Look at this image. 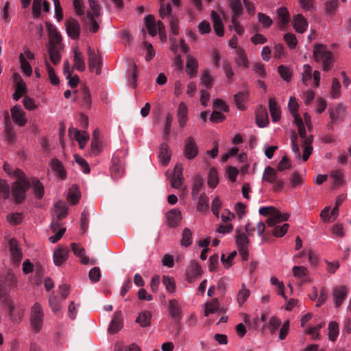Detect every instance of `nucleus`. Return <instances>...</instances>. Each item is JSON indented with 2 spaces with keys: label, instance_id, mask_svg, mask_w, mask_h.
I'll use <instances>...</instances> for the list:
<instances>
[{
  "label": "nucleus",
  "instance_id": "f257e3e1",
  "mask_svg": "<svg viewBox=\"0 0 351 351\" xmlns=\"http://www.w3.org/2000/svg\"><path fill=\"white\" fill-rule=\"evenodd\" d=\"M313 55L316 62L322 63L323 71H328L332 68L334 63L333 54L327 49L326 45L315 44Z\"/></svg>",
  "mask_w": 351,
  "mask_h": 351
},
{
  "label": "nucleus",
  "instance_id": "f03ea898",
  "mask_svg": "<svg viewBox=\"0 0 351 351\" xmlns=\"http://www.w3.org/2000/svg\"><path fill=\"white\" fill-rule=\"evenodd\" d=\"M144 24L152 36L159 34L161 39L166 38L165 32V25L160 21H156L153 15L149 14L144 17Z\"/></svg>",
  "mask_w": 351,
  "mask_h": 351
},
{
  "label": "nucleus",
  "instance_id": "7ed1b4c3",
  "mask_svg": "<svg viewBox=\"0 0 351 351\" xmlns=\"http://www.w3.org/2000/svg\"><path fill=\"white\" fill-rule=\"evenodd\" d=\"M44 322V312L38 303H35L31 308L30 324L32 330L35 332H39L43 328Z\"/></svg>",
  "mask_w": 351,
  "mask_h": 351
},
{
  "label": "nucleus",
  "instance_id": "20e7f679",
  "mask_svg": "<svg viewBox=\"0 0 351 351\" xmlns=\"http://www.w3.org/2000/svg\"><path fill=\"white\" fill-rule=\"evenodd\" d=\"M30 186L29 182L26 178L25 176L23 178H19L14 182L12 186V195L14 196L16 202L21 203L25 198V193L27 190Z\"/></svg>",
  "mask_w": 351,
  "mask_h": 351
},
{
  "label": "nucleus",
  "instance_id": "39448f33",
  "mask_svg": "<svg viewBox=\"0 0 351 351\" xmlns=\"http://www.w3.org/2000/svg\"><path fill=\"white\" fill-rule=\"evenodd\" d=\"M88 61L89 70L92 73H95L96 75L101 73V57L99 51L92 49L90 47H88Z\"/></svg>",
  "mask_w": 351,
  "mask_h": 351
},
{
  "label": "nucleus",
  "instance_id": "423d86ee",
  "mask_svg": "<svg viewBox=\"0 0 351 351\" xmlns=\"http://www.w3.org/2000/svg\"><path fill=\"white\" fill-rule=\"evenodd\" d=\"M288 108L294 119L295 125L298 126L300 136H304L305 127L302 118L298 114V105L294 97H290Z\"/></svg>",
  "mask_w": 351,
  "mask_h": 351
},
{
  "label": "nucleus",
  "instance_id": "0eeeda50",
  "mask_svg": "<svg viewBox=\"0 0 351 351\" xmlns=\"http://www.w3.org/2000/svg\"><path fill=\"white\" fill-rule=\"evenodd\" d=\"M302 75V82L306 86L308 85V83L311 80H313L314 84L313 86L317 88L319 86L320 81V72L318 71H314L312 72L311 66L305 64L302 66V71L301 73Z\"/></svg>",
  "mask_w": 351,
  "mask_h": 351
},
{
  "label": "nucleus",
  "instance_id": "6e6552de",
  "mask_svg": "<svg viewBox=\"0 0 351 351\" xmlns=\"http://www.w3.org/2000/svg\"><path fill=\"white\" fill-rule=\"evenodd\" d=\"M16 282V278L12 273L8 272L4 276H0V298L7 296Z\"/></svg>",
  "mask_w": 351,
  "mask_h": 351
},
{
  "label": "nucleus",
  "instance_id": "1a4fd4ad",
  "mask_svg": "<svg viewBox=\"0 0 351 351\" xmlns=\"http://www.w3.org/2000/svg\"><path fill=\"white\" fill-rule=\"evenodd\" d=\"M11 116L14 123L20 127L24 126L27 119L26 118V113L23 110L20 105H15L10 109Z\"/></svg>",
  "mask_w": 351,
  "mask_h": 351
},
{
  "label": "nucleus",
  "instance_id": "9d476101",
  "mask_svg": "<svg viewBox=\"0 0 351 351\" xmlns=\"http://www.w3.org/2000/svg\"><path fill=\"white\" fill-rule=\"evenodd\" d=\"M348 295V289L343 285L333 287L332 296L335 307L339 308L345 300Z\"/></svg>",
  "mask_w": 351,
  "mask_h": 351
},
{
  "label": "nucleus",
  "instance_id": "9b49d317",
  "mask_svg": "<svg viewBox=\"0 0 351 351\" xmlns=\"http://www.w3.org/2000/svg\"><path fill=\"white\" fill-rule=\"evenodd\" d=\"M183 165L181 163H177L175 166L173 176L170 180L171 186L172 188L180 189H181L184 177L182 175Z\"/></svg>",
  "mask_w": 351,
  "mask_h": 351
},
{
  "label": "nucleus",
  "instance_id": "f8f14e48",
  "mask_svg": "<svg viewBox=\"0 0 351 351\" xmlns=\"http://www.w3.org/2000/svg\"><path fill=\"white\" fill-rule=\"evenodd\" d=\"M183 153L188 160L193 159L198 154L197 145L192 137L186 139Z\"/></svg>",
  "mask_w": 351,
  "mask_h": 351
},
{
  "label": "nucleus",
  "instance_id": "ddd939ff",
  "mask_svg": "<svg viewBox=\"0 0 351 351\" xmlns=\"http://www.w3.org/2000/svg\"><path fill=\"white\" fill-rule=\"evenodd\" d=\"M9 251L10 253V260L15 264L18 265L22 258L23 253L21 249L19 247V244L15 239H11L9 241Z\"/></svg>",
  "mask_w": 351,
  "mask_h": 351
},
{
  "label": "nucleus",
  "instance_id": "4468645a",
  "mask_svg": "<svg viewBox=\"0 0 351 351\" xmlns=\"http://www.w3.org/2000/svg\"><path fill=\"white\" fill-rule=\"evenodd\" d=\"M202 274L200 265L195 261H191L186 271V280L189 283L193 282Z\"/></svg>",
  "mask_w": 351,
  "mask_h": 351
},
{
  "label": "nucleus",
  "instance_id": "2eb2a0df",
  "mask_svg": "<svg viewBox=\"0 0 351 351\" xmlns=\"http://www.w3.org/2000/svg\"><path fill=\"white\" fill-rule=\"evenodd\" d=\"M234 61L236 65L239 68L247 69L250 66V62L247 54L241 47L237 49L234 52Z\"/></svg>",
  "mask_w": 351,
  "mask_h": 351
},
{
  "label": "nucleus",
  "instance_id": "dca6fc26",
  "mask_svg": "<svg viewBox=\"0 0 351 351\" xmlns=\"http://www.w3.org/2000/svg\"><path fill=\"white\" fill-rule=\"evenodd\" d=\"M69 134L71 136H73L77 141L80 148L83 149L89 139L88 134L85 131H80L76 128H70L69 129Z\"/></svg>",
  "mask_w": 351,
  "mask_h": 351
},
{
  "label": "nucleus",
  "instance_id": "f3484780",
  "mask_svg": "<svg viewBox=\"0 0 351 351\" xmlns=\"http://www.w3.org/2000/svg\"><path fill=\"white\" fill-rule=\"evenodd\" d=\"M339 215L338 204L332 210L330 206H326L320 213V217L324 223H330L334 221Z\"/></svg>",
  "mask_w": 351,
  "mask_h": 351
},
{
  "label": "nucleus",
  "instance_id": "a211bd4d",
  "mask_svg": "<svg viewBox=\"0 0 351 351\" xmlns=\"http://www.w3.org/2000/svg\"><path fill=\"white\" fill-rule=\"evenodd\" d=\"M5 306L12 321L14 322H19L22 315V310L17 308L13 302L10 300H5Z\"/></svg>",
  "mask_w": 351,
  "mask_h": 351
},
{
  "label": "nucleus",
  "instance_id": "6ab92c4d",
  "mask_svg": "<svg viewBox=\"0 0 351 351\" xmlns=\"http://www.w3.org/2000/svg\"><path fill=\"white\" fill-rule=\"evenodd\" d=\"M169 311L171 318L176 321H180L182 317V306L176 299L170 300L169 302Z\"/></svg>",
  "mask_w": 351,
  "mask_h": 351
},
{
  "label": "nucleus",
  "instance_id": "aec40b11",
  "mask_svg": "<svg viewBox=\"0 0 351 351\" xmlns=\"http://www.w3.org/2000/svg\"><path fill=\"white\" fill-rule=\"evenodd\" d=\"M51 230L53 234L49 237V241L52 243L58 241L66 231V228H60V223L56 221H52L51 223Z\"/></svg>",
  "mask_w": 351,
  "mask_h": 351
},
{
  "label": "nucleus",
  "instance_id": "412c9836",
  "mask_svg": "<svg viewBox=\"0 0 351 351\" xmlns=\"http://www.w3.org/2000/svg\"><path fill=\"white\" fill-rule=\"evenodd\" d=\"M189 108L185 102L180 103L177 110L178 121L181 128H184L188 120Z\"/></svg>",
  "mask_w": 351,
  "mask_h": 351
},
{
  "label": "nucleus",
  "instance_id": "4be33fe9",
  "mask_svg": "<svg viewBox=\"0 0 351 351\" xmlns=\"http://www.w3.org/2000/svg\"><path fill=\"white\" fill-rule=\"evenodd\" d=\"M69 248L66 247H60L53 252V263L56 266H60L67 259L69 254Z\"/></svg>",
  "mask_w": 351,
  "mask_h": 351
},
{
  "label": "nucleus",
  "instance_id": "5701e85b",
  "mask_svg": "<svg viewBox=\"0 0 351 351\" xmlns=\"http://www.w3.org/2000/svg\"><path fill=\"white\" fill-rule=\"evenodd\" d=\"M73 53V66L79 71H84L86 69L83 55L77 47L72 49Z\"/></svg>",
  "mask_w": 351,
  "mask_h": 351
},
{
  "label": "nucleus",
  "instance_id": "b1692460",
  "mask_svg": "<svg viewBox=\"0 0 351 351\" xmlns=\"http://www.w3.org/2000/svg\"><path fill=\"white\" fill-rule=\"evenodd\" d=\"M66 31L69 37L72 39H76L80 34V25L78 22L73 19H70L66 22Z\"/></svg>",
  "mask_w": 351,
  "mask_h": 351
},
{
  "label": "nucleus",
  "instance_id": "393cba45",
  "mask_svg": "<svg viewBox=\"0 0 351 351\" xmlns=\"http://www.w3.org/2000/svg\"><path fill=\"white\" fill-rule=\"evenodd\" d=\"M197 67L198 62L197 59L191 55H188L186 62V72L191 78L196 76Z\"/></svg>",
  "mask_w": 351,
  "mask_h": 351
},
{
  "label": "nucleus",
  "instance_id": "a878e982",
  "mask_svg": "<svg viewBox=\"0 0 351 351\" xmlns=\"http://www.w3.org/2000/svg\"><path fill=\"white\" fill-rule=\"evenodd\" d=\"M300 138L302 139V145L304 147L302 160L304 162H305L308 159L313 151V147L311 146V144L313 143V136L310 135L307 136L306 133L305 132L304 136H300Z\"/></svg>",
  "mask_w": 351,
  "mask_h": 351
},
{
  "label": "nucleus",
  "instance_id": "bb28decb",
  "mask_svg": "<svg viewBox=\"0 0 351 351\" xmlns=\"http://www.w3.org/2000/svg\"><path fill=\"white\" fill-rule=\"evenodd\" d=\"M293 26L298 33H304L308 27L306 19L301 14H298L293 17Z\"/></svg>",
  "mask_w": 351,
  "mask_h": 351
},
{
  "label": "nucleus",
  "instance_id": "cd10ccee",
  "mask_svg": "<svg viewBox=\"0 0 351 351\" xmlns=\"http://www.w3.org/2000/svg\"><path fill=\"white\" fill-rule=\"evenodd\" d=\"M287 214H282L278 210L276 209L267 219V223L269 226H275L278 223L285 221L288 219Z\"/></svg>",
  "mask_w": 351,
  "mask_h": 351
},
{
  "label": "nucleus",
  "instance_id": "c85d7f7f",
  "mask_svg": "<svg viewBox=\"0 0 351 351\" xmlns=\"http://www.w3.org/2000/svg\"><path fill=\"white\" fill-rule=\"evenodd\" d=\"M256 122L258 127L264 128L269 123L267 110L261 107L256 112Z\"/></svg>",
  "mask_w": 351,
  "mask_h": 351
},
{
  "label": "nucleus",
  "instance_id": "c756f323",
  "mask_svg": "<svg viewBox=\"0 0 351 351\" xmlns=\"http://www.w3.org/2000/svg\"><path fill=\"white\" fill-rule=\"evenodd\" d=\"M123 326L121 313L119 311H116L114 313V317L110 322L108 331L114 334L117 333Z\"/></svg>",
  "mask_w": 351,
  "mask_h": 351
},
{
  "label": "nucleus",
  "instance_id": "7c9ffc66",
  "mask_svg": "<svg viewBox=\"0 0 351 351\" xmlns=\"http://www.w3.org/2000/svg\"><path fill=\"white\" fill-rule=\"evenodd\" d=\"M41 10L47 12L49 10V5L45 0H33L32 14L37 17L40 14Z\"/></svg>",
  "mask_w": 351,
  "mask_h": 351
},
{
  "label": "nucleus",
  "instance_id": "2f4dec72",
  "mask_svg": "<svg viewBox=\"0 0 351 351\" xmlns=\"http://www.w3.org/2000/svg\"><path fill=\"white\" fill-rule=\"evenodd\" d=\"M50 61L55 65L58 64L61 60V55L58 49V45L49 44L47 49Z\"/></svg>",
  "mask_w": 351,
  "mask_h": 351
},
{
  "label": "nucleus",
  "instance_id": "473e14b6",
  "mask_svg": "<svg viewBox=\"0 0 351 351\" xmlns=\"http://www.w3.org/2000/svg\"><path fill=\"white\" fill-rule=\"evenodd\" d=\"M166 217L169 225L171 227L176 226L182 219L181 212L176 208H173L169 211L167 213Z\"/></svg>",
  "mask_w": 351,
  "mask_h": 351
},
{
  "label": "nucleus",
  "instance_id": "72a5a7b5",
  "mask_svg": "<svg viewBox=\"0 0 351 351\" xmlns=\"http://www.w3.org/2000/svg\"><path fill=\"white\" fill-rule=\"evenodd\" d=\"M210 16L215 34L219 36H222L223 35V24L220 16L215 11L211 12Z\"/></svg>",
  "mask_w": 351,
  "mask_h": 351
},
{
  "label": "nucleus",
  "instance_id": "f704fd0d",
  "mask_svg": "<svg viewBox=\"0 0 351 351\" xmlns=\"http://www.w3.org/2000/svg\"><path fill=\"white\" fill-rule=\"evenodd\" d=\"M47 28L49 36V43L59 45L62 40V37L56 27L50 23H47Z\"/></svg>",
  "mask_w": 351,
  "mask_h": 351
},
{
  "label": "nucleus",
  "instance_id": "c9c22d12",
  "mask_svg": "<svg viewBox=\"0 0 351 351\" xmlns=\"http://www.w3.org/2000/svg\"><path fill=\"white\" fill-rule=\"evenodd\" d=\"M269 109L274 122H277L280 119V109L274 98L269 99Z\"/></svg>",
  "mask_w": 351,
  "mask_h": 351
},
{
  "label": "nucleus",
  "instance_id": "e433bc0d",
  "mask_svg": "<svg viewBox=\"0 0 351 351\" xmlns=\"http://www.w3.org/2000/svg\"><path fill=\"white\" fill-rule=\"evenodd\" d=\"M159 159L164 165H167L171 159V152L166 143H162L159 149Z\"/></svg>",
  "mask_w": 351,
  "mask_h": 351
},
{
  "label": "nucleus",
  "instance_id": "4c0bfd02",
  "mask_svg": "<svg viewBox=\"0 0 351 351\" xmlns=\"http://www.w3.org/2000/svg\"><path fill=\"white\" fill-rule=\"evenodd\" d=\"M277 14L279 19V27L284 28L290 20L289 11L286 8L281 7L277 10Z\"/></svg>",
  "mask_w": 351,
  "mask_h": 351
},
{
  "label": "nucleus",
  "instance_id": "58836bf2",
  "mask_svg": "<svg viewBox=\"0 0 351 351\" xmlns=\"http://www.w3.org/2000/svg\"><path fill=\"white\" fill-rule=\"evenodd\" d=\"M345 109L343 106L339 104L329 110L330 118L332 121H338L343 119Z\"/></svg>",
  "mask_w": 351,
  "mask_h": 351
},
{
  "label": "nucleus",
  "instance_id": "ea45409f",
  "mask_svg": "<svg viewBox=\"0 0 351 351\" xmlns=\"http://www.w3.org/2000/svg\"><path fill=\"white\" fill-rule=\"evenodd\" d=\"M219 308V302L217 298H214L204 304V314L206 317L216 313Z\"/></svg>",
  "mask_w": 351,
  "mask_h": 351
},
{
  "label": "nucleus",
  "instance_id": "a19ab883",
  "mask_svg": "<svg viewBox=\"0 0 351 351\" xmlns=\"http://www.w3.org/2000/svg\"><path fill=\"white\" fill-rule=\"evenodd\" d=\"M99 132L97 130H95L93 132V138L90 144V151L93 155L99 154L102 148L101 142L99 139Z\"/></svg>",
  "mask_w": 351,
  "mask_h": 351
},
{
  "label": "nucleus",
  "instance_id": "79ce46f5",
  "mask_svg": "<svg viewBox=\"0 0 351 351\" xmlns=\"http://www.w3.org/2000/svg\"><path fill=\"white\" fill-rule=\"evenodd\" d=\"M50 165L53 171H54L57 176L61 179L66 178V171L63 167L62 162L58 159H52L50 162Z\"/></svg>",
  "mask_w": 351,
  "mask_h": 351
},
{
  "label": "nucleus",
  "instance_id": "37998d69",
  "mask_svg": "<svg viewBox=\"0 0 351 351\" xmlns=\"http://www.w3.org/2000/svg\"><path fill=\"white\" fill-rule=\"evenodd\" d=\"M152 313L148 311H145L139 313L136 319V322L141 327H147L151 324Z\"/></svg>",
  "mask_w": 351,
  "mask_h": 351
},
{
  "label": "nucleus",
  "instance_id": "c03bdc74",
  "mask_svg": "<svg viewBox=\"0 0 351 351\" xmlns=\"http://www.w3.org/2000/svg\"><path fill=\"white\" fill-rule=\"evenodd\" d=\"M277 178V171L269 166L266 167L263 176V180L271 184L274 183Z\"/></svg>",
  "mask_w": 351,
  "mask_h": 351
},
{
  "label": "nucleus",
  "instance_id": "a18cd8bd",
  "mask_svg": "<svg viewBox=\"0 0 351 351\" xmlns=\"http://www.w3.org/2000/svg\"><path fill=\"white\" fill-rule=\"evenodd\" d=\"M250 295V289L246 288L245 284H242L241 288L239 289L237 295V301L239 306H243V304L247 301Z\"/></svg>",
  "mask_w": 351,
  "mask_h": 351
},
{
  "label": "nucleus",
  "instance_id": "49530a36",
  "mask_svg": "<svg viewBox=\"0 0 351 351\" xmlns=\"http://www.w3.org/2000/svg\"><path fill=\"white\" fill-rule=\"evenodd\" d=\"M247 98L248 92L247 90L241 91L234 95V101L239 110L245 109V102L247 101Z\"/></svg>",
  "mask_w": 351,
  "mask_h": 351
},
{
  "label": "nucleus",
  "instance_id": "de8ad7c7",
  "mask_svg": "<svg viewBox=\"0 0 351 351\" xmlns=\"http://www.w3.org/2000/svg\"><path fill=\"white\" fill-rule=\"evenodd\" d=\"M54 214L58 219H62L67 215V207L64 202L59 201L54 204Z\"/></svg>",
  "mask_w": 351,
  "mask_h": 351
},
{
  "label": "nucleus",
  "instance_id": "09e8293b",
  "mask_svg": "<svg viewBox=\"0 0 351 351\" xmlns=\"http://www.w3.org/2000/svg\"><path fill=\"white\" fill-rule=\"evenodd\" d=\"M328 339L332 341H335L339 333V324L335 321L330 322L328 324Z\"/></svg>",
  "mask_w": 351,
  "mask_h": 351
},
{
  "label": "nucleus",
  "instance_id": "8fccbe9b",
  "mask_svg": "<svg viewBox=\"0 0 351 351\" xmlns=\"http://www.w3.org/2000/svg\"><path fill=\"white\" fill-rule=\"evenodd\" d=\"M4 171L11 177L16 179L23 178L25 176L24 173L17 168H14L8 163L3 165Z\"/></svg>",
  "mask_w": 351,
  "mask_h": 351
},
{
  "label": "nucleus",
  "instance_id": "3c124183",
  "mask_svg": "<svg viewBox=\"0 0 351 351\" xmlns=\"http://www.w3.org/2000/svg\"><path fill=\"white\" fill-rule=\"evenodd\" d=\"M112 162L113 164L110 167L111 175L114 178H119L123 174V168L118 163L114 156L112 158Z\"/></svg>",
  "mask_w": 351,
  "mask_h": 351
},
{
  "label": "nucleus",
  "instance_id": "603ef678",
  "mask_svg": "<svg viewBox=\"0 0 351 351\" xmlns=\"http://www.w3.org/2000/svg\"><path fill=\"white\" fill-rule=\"evenodd\" d=\"M219 182V177L217 169L215 167H211L208 172V184L210 188H215Z\"/></svg>",
  "mask_w": 351,
  "mask_h": 351
},
{
  "label": "nucleus",
  "instance_id": "864d4df0",
  "mask_svg": "<svg viewBox=\"0 0 351 351\" xmlns=\"http://www.w3.org/2000/svg\"><path fill=\"white\" fill-rule=\"evenodd\" d=\"M249 239L244 232H240L238 230L236 231V243L238 248L247 247Z\"/></svg>",
  "mask_w": 351,
  "mask_h": 351
},
{
  "label": "nucleus",
  "instance_id": "5fc2aeb1",
  "mask_svg": "<svg viewBox=\"0 0 351 351\" xmlns=\"http://www.w3.org/2000/svg\"><path fill=\"white\" fill-rule=\"evenodd\" d=\"M240 16H232L231 19V25H230L229 28L230 29H234L237 34L242 35L244 32V28L241 25L239 21Z\"/></svg>",
  "mask_w": 351,
  "mask_h": 351
},
{
  "label": "nucleus",
  "instance_id": "6e6d98bb",
  "mask_svg": "<svg viewBox=\"0 0 351 351\" xmlns=\"http://www.w3.org/2000/svg\"><path fill=\"white\" fill-rule=\"evenodd\" d=\"M64 300L55 295H51L49 298V306L54 313H58L61 310L60 303Z\"/></svg>",
  "mask_w": 351,
  "mask_h": 351
},
{
  "label": "nucleus",
  "instance_id": "4d7b16f0",
  "mask_svg": "<svg viewBox=\"0 0 351 351\" xmlns=\"http://www.w3.org/2000/svg\"><path fill=\"white\" fill-rule=\"evenodd\" d=\"M281 325V320L276 316H271L268 322L267 328L271 334H274Z\"/></svg>",
  "mask_w": 351,
  "mask_h": 351
},
{
  "label": "nucleus",
  "instance_id": "13d9d810",
  "mask_svg": "<svg viewBox=\"0 0 351 351\" xmlns=\"http://www.w3.org/2000/svg\"><path fill=\"white\" fill-rule=\"evenodd\" d=\"M45 65L48 73L49 78L53 85H58L59 84V78L56 75L54 69L50 65L47 60H45Z\"/></svg>",
  "mask_w": 351,
  "mask_h": 351
},
{
  "label": "nucleus",
  "instance_id": "bf43d9fd",
  "mask_svg": "<svg viewBox=\"0 0 351 351\" xmlns=\"http://www.w3.org/2000/svg\"><path fill=\"white\" fill-rule=\"evenodd\" d=\"M192 232L187 228L182 231L180 243L182 246L188 247L192 243L193 236Z\"/></svg>",
  "mask_w": 351,
  "mask_h": 351
},
{
  "label": "nucleus",
  "instance_id": "052dcab7",
  "mask_svg": "<svg viewBox=\"0 0 351 351\" xmlns=\"http://www.w3.org/2000/svg\"><path fill=\"white\" fill-rule=\"evenodd\" d=\"M162 284L165 287L167 291L173 293L176 291V282L173 278L169 276H164L162 277Z\"/></svg>",
  "mask_w": 351,
  "mask_h": 351
},
{
  "label": "nucleus",
  "instance_id": "680f3d73",
  "mask_svg": "<svg viewBox=\"0 0 351 351\" xmlns=\"http://www.w3.org/2000/svg\"><path fill=\"white\" fill-rule=\"evenodd\" d=\"M20 69L21 71L27 76L32 75V68L29 62L23 59V56H19Z\"/></svg>",
  "mask_w": 351,
  "mask_h": 351
},
{
  "label": "nucleus",
  "instance_id": "e2e57ef3",
  "mask_svg": "<svg viewBox=\"0 0 351 351\" xmlns=\"http://www.w3.org/2000/svg\"><path fill=\"white\" fill-rule=\"evenodd\" d=\"M228 3L233 12L232 16H241L242 14V6L240 0H228Z\"/></svg>",
  "mask_w": 351,
  "mask_h": 351
},
{
  "label": "nucleus",
  "instance_id": "0e129e2a",
  "mask_svg": "<svg viewBox=\"0 0 351 351\" xmlns=\"http://www.w3.org/2000/svg\"><path fill=\"white\" fill-rule=\"evenodd\" d=\"M67 198L69 201L73 204H76L80 199V194L77 188L75 186H72L68 192Z\"/></svg>",
  "mask_w": 351,
  "mask_h": 351
},
{
  "label": "nucleus",
  "instance_id": "69168bd1",
  "mask_svg": "<svg viewBox=\"0 0 351 351\" xmlns=\"http://www.w3.org/2000/svg\"><path fill=\"white\" fill-rule=\"evenodd\" d=\"M341 85L337 78H333L332 80L330 95L332 98L337 99L340 97Z\"/></svg>",
  "mask_w": 351,
  "mask_h": 351
},
{
  "label": "nucleus",
  "instance_id": "338daca9",
  "mask_svg": "<svg viewBox=\"0 0 351 351\" xmlns=\"http://www.w3.org/2000/svg\"><path fill=\"white\" fill-rule=\"evenodd\" d=\"M10 196V187L6 181L0 180V201Z\"/></svg>",
  "mask_w": 351,
  "mask_h": 351
},
{
  "label": "nucleus",
  "instance_id": "774afa93",
  "mask_svg": "<svg viewBox=\"0 0 351 351\" xmlns=\"http://www.w3.org/2000/svg\"><path fill=\"white\" fill-rule=\"evenodd\" d=\"M292 271L293 276L300 279L305 278L308 274L306 267L304 266H293Z\"/></svg>",
  "mask_w": 351,
  "mask_h": 351
}]
</instances>
